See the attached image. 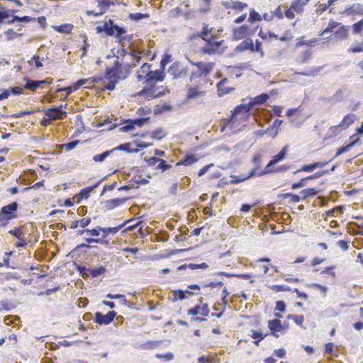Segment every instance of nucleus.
Here are the masks:
<instances>
[{
	"label": "nucleus",
	"mask_w": 363,
	"mask_h": 363,
	"mask_svg": "<svg viewBox=\"0 0 363 363\" xmlns=\"http://www.w3.org/2000/svg\"><path fill=\"white\" fill-rule=\"evenodd\" d=\"M310 0H295L291 4V9L296 13H302L303 11V6H306Z\"/></svg>",
	"instance_id": "25"
},
{
	"label": "nucleus",
	"mask_w": 363,
	"mask_h": 363,
	"mask_svg": "<svg viewBox=\"0 0 363 363\" xmlns=\"http://www.w3.org/2000/svg\"><path fill=\"white\" fill-rule=\"evenodd\" d=\"M350 150H351V148L349 147L348 145L342 146L337 149V151H336L334 157L333 158H331L330 160H333L335 158L337 157L338 156H340L344 153L347 152Z\"/></svg>",
	"instance_id": "62"
},
{
	"label": "nucleus",
	"mask_w": 363,
	"mask_h": 363,
	"mask_svg": "<svg viewBox=\"0 0 363 363\" xmlns=\"http://www.w3.org/2000/svg\"><path fill=\"white\" fill-rule=\"evenodd\" d=\"M319 192H320V191L315 188H308V189H303L301 191V194H303L302 199L304 200L306 198L313 197V196L318 194Z\"/></svg>",
	"instance_id": "39"
},
{
	"label": "nucleus",
	"mask_w": 363,
	"mask_h": 363,
	"mask_svg": "<svg viewBox=\"0 0 363 363\" xmlns=\"http://www.w3.org/2000/svg\"><path fill=\"white\" fill-rule=\"evenodd\" d=\"M23 79L25 82L23 87L26 89H28L33 91H35L37 89L40 87H42L44 85V82H45L40 80H33L27 76L23 77Z\"/></svg>",
	"instance_id": "10"
},
{
	"label": "nucleus",
	"mask_w": 363,
	"mask_h": 363,
	"mask_svg": "<svg viewBox=\"0 0 363 363\" xmlns=\"http://www.w3.org/2000/svg\"><path fill=\"white\" fill-rule=\"evenodd\" d=\"M343 99V91L340 89H337L335 93L330 96L324 99V101L331 104H335L340 101H341Z\"/></svg>",
	"instance_id": "20"
},
{
	"label": "nucleus",
	"mask_w": 363,
	"mask_h": 363,
	"mask_svg": "<svg viewBox=\"0 0 363 363\" xmlns=\"http://www.w3.org/2000/svg\"><path fill=\"white\" fill-rule=\"evenodd\" d=\"M214 65H215L214 62L204 63L203 67H201V68L199 70L202 74L203 76L206 77L211 73Z\"/></svg>",
	"instance_id": "41"
},
{
	"label": "nucleus",
	"mask_w": 363,
	"mask_h": 363,
	"mask_svg": "<svg viewBox=\"0 0 363 363\" xmlns=\"http://www.w3.org/2000/svg\"><path fill=\"white\" fill-rule=\"evenodd\" d=\"M268 335V333L263 334L260 331H257L255 330H252V335L251 337L255 339L254 344L255 345H259V342L264 340L267 336Z\"/></svg>",
	"instance_id": "36"
},
{
	"label": "nucleus",
	"mask_w": 363,
	"mask_h": 363,
	"mask_svg": "<svg viewBox=\"0 0 363 363\" xmlns=\"http://www.w3.org/2000/svg\"><path fill=\"white\" fill-rule=\"evenodd\" d=\"M213 28H208V24H203L202 30L199 33L198 35L203 40H206V38L211 33Z\"/></svg>",
	"instance_id": "58"
},
{
	"label": "nucleus",
	"mask_w": 363,
	"mask_h": 363,
	"mask_svg": "<svg viewBox=\"0 0 363 363\" xmlns=\"http://www.w3.org/2000/svg\"><path fill=\"white\" fill-rule=\"evenodd\" d=\"M357 116L354 113H347L345 115L340 125L342 126V129H347L356 120Z\"/></svg>",
	"instance_id": "21"
},
{
	"label": "nucleus",
	"mask_w": 363,
	"mask_h": 363,
	"mask_svg": "<svg viewBox=\"0 0 363 363\" xmlns=\"http://www.w3.org/2000/svg\"><path fill=\"white\" fill-rule=\"evenodd\" d=\"M168 72L173 76V79L182 77V64L179 62H174L168 69Z\"/></svg>",
	"instance_id": "15"
},
{
	"label": "nucleus",
	"mask_w": 363,
	"mask_h": 363,
	"mask_svg": "<svg viewBox=\"0 0 363 363\" xmlns=\"http://www.w3.org/2000/svg\"><path fill=\"white\" fill-rule=\"evenodd\" d=\"M53 28L58 33L67 34L72 31L73 25L70 23H64L60 26H54Z\"/></svg>",
	"instance_id": "35"
},
{
	"label": "nucleus",
	"mask_w": 363,
	"mask_h": 363,
	"mask_svg": "<svg viewBox=\"0 0 363 363\" xmlns=\"http://www.w3.org/2000/svg\"><path fill=\"white\" fill-rule=\"evenodd\" d=\"M80 143V140H72V141H69L65 144L63 145V147H65V150L67 152H69L71 151L72 150L74 149L75 147L79 144Z\"/></svg>",
	"instance_id": "60"
},
{
	"label": "nucleus",
	"mask_w": 363,
	"mask_h": 363,
	"mask_svg": "<svg viewBox=\"0 0 363 363\" xmlns=\"http://www.w3.org/2000/svg\"><path fill=\"white\" fill-rule=\"evenodd\" d=\"M269 288H270L272 290L276 291V292H281V291H289L291 290V289L286 285H272L269 286Z\"/></svg>",
	"instance_id": "55"
},
{
	"label": "nucleus",
	"mask_w": 363,
	"mask_h": 363,
	"mask_svg": "<svg viewBox=\"0 0 363 363\" xmlns=\"http://www.w3.org/2000/svg\"><path fill=\"white\" fill-rule=\"evenodd\" d=\"M268 328L270 330L271 333L284 331L282 323L278 319L269 320L268 321Z\"/></svg>",
	"instance_id": "17"
},
{
	"label": "nucleus",
	"mask_w": 363,
	"mask_h": 363,
	"mask_svg": "<svg viewBox=\"0 0 363 363\" xmlns=\"http://www.w3.org/2000/svg\"><path fill=\"white\" fill-rule=\"evenodd\" d=\"M345 13L347 15L363 14V6L360 4H354L352 6L347 7Z\"/></svg>",
	"instance_id": "27"
},
{
	"label": "nucleus",
	"mask_w": 363,
	"mask_h": 363,
	"mask_svg": "<svg viewBox=\"0 0 363 363\" xmlns=\"http://www.w3.org/2000/svg\"><path fill=\"white\" fill-rule=\"evenodd\" d=\"M174 296L171 298L172 302H176L177 301H183L187 298V294L193 296L197 295L199 293L194 294L192 291L182 289H175L172 291Z\"/></svg>",
	"instance_id": "11"
},
{
	"label": "nucleus",
	"mask_w": 363,
	"mask_h": 363,
	"mask_svg": "<svg viewBox=\"0 0 363 363\" xmlns=\"http://www.w3.org/2000/svg\"><path fill=\"white\" fill-rule=\"evenodd\" d=\"M232 9L235 10H238L239 11H242L244 9L247 7V4L246 3H243L241 1H233Z\"/></svg>",
	"instance_id": "63"
},
{
	"label": "nucleus",
	"mask_w": 363,
	"mask_h": 363,
	"mask_svg": "<svg viewBox=\"0 0 363 363\" xmlns=\"http://www.w3.org/2000/svg\"><path fill=\"white\" fill-rule=\"evenodd\" d=\"M287 319L292 320L297 325L301 326L303 323L304 317L303 315L290 314L288 315Z\"/></svg>",
	"instance_id": "50"
},
{
	"label": "nucleus",
	"mask_w": 363,
	"mask_h": 363,
	"mask_svg": "<svg viewBox=\"0 0 363 363\" xmlns=\"http://www.w3.org/2000/svg\"><path fill=\"white\" fill-rule=\"evenodd\" d=\"M275 164H276L274 163V162L273 160H270L269 161V162L267 164L264 169L260 171V174H263V176H264L265 174H271V173L275 172V169L273 168V167Z\"/></svg>",
	"instance_id": "46"
},
{
	"label": "nucleus",
	"mask_w": 363,
	"mask_h": 363,
	"mask_svg": "<svg viewBox=\"0 0 363 363\" xmlns=\"http://www.w3.org/2000/svg\"><path fill=\"white\" fill-rule=\"evenodd\" d=\"M128 198H116L104 201H101L104 211L112 210L120 205L123 204L128 201Z\"/></svg>",
	"instance_id": "8"
},
{
	"label": "nucleus",
	"mask_w": 363,
	"mask_h": 363,
	"mask_svg": "<svg viewBox=\"0 0 363 363\" xmlns=\"http://www.w3.org/2000/svg\"><path fill=\"white\" fill-rule=\"evenodd\" d=\"M150 119V117H139L133 118L131 121L135 123V126L141 128L145 125V123L148 122Z\"/></svg>",
	"instance_id": "51"
},
{
	"label": "nucleus",
	"mask_w": 363,
	"mask_h": 363,
	"mask_svg": "<svg viewBox=\"0 0 363 363\" xmlns=\"http://www.w3.org/2000/svg\"><path fill=\"white\" fill-rule=\"evenodd\" d=\"M96 33H105L107 36L114 37L117 40L127 32L123 26L114 23L113 20L108 19L103 23L102 26H97L95 28Z\"/></svg>",
	"instance_id": "1"
},
{
	"label": "nucleus",
	"mask_w": 363,
	"mask_h": 363,
	"mask_svg": "<svg viewBox=\"0 0 363 363\" xmlns=\"http://www.w3.org/2000/svg\"><path fill=\"white\" fill-rule=\"evenodd\" d=\"M149 16H150V15L147 13H130L129 18L131 19L132 21H139L144 18H147Z\"/></svg>",
	"instance_id": "53"
},
{
	"label": "nucleus",
	"mask_w": 363,
	"mask_h": 363,
	"mask_svg": "<svg viewBox=\"0 0 363 363\" xmlns=\"http://www.w3.org/2000/svg\"><path fill=\"white\" fill-rule=\"evenodd\" d=\"M18 208V203L13 201L8 205L4 206L0 209V225L2 227L8 224V221L17 218L16 213Z\"/></svg>",
	"instance_id": "2"
},
{
	"label": "nucleus",
	"mask_w": 363,
	"mask_h": 363,
	"mask_svg": "<svg viewBox=\"0 0 363 363\" xmlns=\"http://www.w3.org/2000/svg\"><path fill=\"white\" fill-rule=\"evenodd\" d=\"M254 50V43L252 39L248 38L244 40H242L239 45H238L235 51L237 52H241L245 50H250L252 52Z\"/></svg>",
	"instance_id": "14"
},
{
	"label": "nucleus",
	"mask_w": 363,
	"mask_h": 363,
	"mask_svg": "<svg viewBox=\"0 0 363 363\" xmlns=\"http://www.w3.org/2000/svg\"><path fill=\"white\" fill-rule=\"evenodd\" d=\"M199 159L196 157V155L192 154H187L179 162H177V165L189 166L196 162Z\"/></svg>",
	"instance_id": "22"
},
{
	"label": "nucleus",
	"mask_w": 363,
	"mask_h": 363,
	"mask_svg": "<svg viewBox=\"0 0 363 363\" xmlns=\"http://www.w3.org/2000/svg\"><path fill=\"white\" fill-rule=\"evenodd\" d=\"M252 105L251 104L250 101L247 104H242L240 105H238L235 107L233 109L234 113L238 114H247L252 109Z\"/></svg>",
	"instance_id": "23"
},
{
	"label": "nucleus",
	"mask_w": 363,
	"mask_h": 363,
	"mask_svg": "<svg viewBox=\"0 0 363 363\" xmlns=\"http://www.w3.org/2000/svg\"><path fill=\"white\" fill-rule=\"evenodd\" d=\"M97 1L101 11L98 14H95V16H99L106 13L111 6L119 5L121 4L119 1L113 0H97Z\"/></svg>",
	"instance_id": "12"
},
{
	"label": "nucleus",
	"mask_w": 363,
	"mask_h": 363,
	"mask_svg": "<svg viewBox=\"0 0 363 363\" xmlns=\"http://www.w3.org/2000/svg\"><path fill=\"white\" fill-rule=\"evenodd\" d=\"M250 34V27L245 24L242 25L238 28H235L233 30V38L235 40H240L243 39Z\"/></svg>",
	"instance_id": "7"
},
{
	"label": "nucleus",
	"mask_w": 363,
	"mask_h": 363,
	"mask_svg": "<svg viewBox=\"0 0 363 363\" xmlns=\"http://www.w3.org/2000/svg\"><path fill=\"white\" fill-rule=\"evenodd\" d=\"M218 51V48L211 40H206V45L201 48L203 54L213 55Z\"/></svg>",
	"instance_id": "28"
},
{
	"label": "nucleus",
	"mask_w": 363,
	"mask_h": 363,
	"mask_svg": "<svg viewBox=\"0 0 363 363\" xmlns=\"http://www.w3.org/2000/svg\"><path fill=\"white\" fill-rule=\"evenodd\" d=\"M228 69H236L239 70L250 69V65L249 62L238 63L234 65H230L227 67Z\"/></svg>",
	"instance_id": "52"
},
{
	"label": "nucleus",
	"mask_w": 363,
	"mask_h": 363,
	"mask_svg": "<svg viewBox=\"0 0 363 363\" xmlns=\"http://www.w3.org/2000/svg\"><path fill=\"white\" fill-rule=\"evenodd\" d=\"M281 196L284 199L291 198V202L293 203H298L301 199L300 196L293 193H285L281 194Z\"/></svg>",
	"instance_id": "57"
},
{
	"label": "nucleus",
	"mask_w": 363,
	"mask_h": 363,
	"mask_svg": "<svg viewBox=\"0 0 363 363\" xmlns=\"http://www.w3.org/2000/svg\"><path fill=\"white\" fill-rule=\"evenodd\" d=\"M122 71V65L118 60H115L112 67H106L105 69L104 77L106 79L121 80V73Z\"/></svg>",
	"instance_id": "3"
},
{
	"label": "nucleus",
	"mask_w": 363,
	"mask_h": 363,
	"mask_svg": "<svg viewBox=\"0 0 363 363\" xmlns=\"http://www.w3.org/2000/svg\"><path fill=\"white\" fill-rule=\"evenodd\" d=\"M9 233L16 237L18 240H22L24 238V233L19 228L10 230Z\"/></svg>",
	"instance_id": "61"
},
{
	"label": "nucleus",
	"mask_w": 363,
	"mask_h": 363,
	"mask_svg": "<svg viewBox=\"0 0 363 363\" xmlns=\"http://www.w3.org/2000/svg\"><path fill=\"white\" fill-rule=\"evenodd\" d=\"M230 177L233 179L232 180L230 181V184H238L241 182H245L247 180V179L246 178V176H245L244 174H240V175L231 174Z\"/></svg>",
	"instance_id": "47"
},
{
	"label": "nucleus",
	"mask_w": 363,
	"mask_h": 363,
	"mask_svg": "<svg viewBox=\"0 0 363 363\" xmlns=\"http://www.w3.org/2000/svg\"><path fill=\"white\" fill-rule=\"evenodd\" d=\"M113 153V150H106V151H104L100 154H97V155H95L92 160L94 161V162H104L108 157H109L111 154Z\"/></svg>",
	"instance_id": "38"
},
{
	"label": "nucleus",
	"mask_w": 363,
	"mask_h": 363,
	"mask_svg": "<svg viewBox=\"0 0 363 363\" xmlns=\"http://www.w3.org/2000/svg\"><path fill=\"white\" fill-rule=\"evenodd\" d=\"M131 120L132 119H128V120L123 119L121 121V123H126V124L119 128V132L127 133V132L134 130L135 128V123L133 121H131Z\"/></svg>",
	"instance_id": "31"
},
{
	"label": "nucleus",
	"mask_w": 363,
	"mask_h": 363,
	"mask_svg": "<svg viewBox=\"0 0 363 363\" xmlns=\"http://www.w3.org/2000/svg\"><path fill=\"white\" fill-rule=\"evenodd\" d=\"M340 23L338 22L334 21L333 20H330L328 26L320 33V35H322L325 33H332L335 28H336Z\"/></svg>",
	"instance_id": "44"
},
{
	"label": "nucleus",
	"mask_w": 363,
	"mask_h": 363,
	"mask_svg": "<svg viewBox=\"0 0 363 363\" xmlns=\"http://www.w3.org/2000/svg\"><path fill=\"white\" fill-rule=\"evenodd\" d=\"M165 73L161 69H158L155 71L149 70L145 75V81L144 83L146 84H150L151 83H157L160 82H162L164 79Z\"/></svg>",
	"instance_id": "5"
},
{
	"label": "nucleus",
	"mask_w": 363,
	"mask_h": 363,
	"mask_svg": "<svg viewBox=\"0 0 363 363\" xmlns=\"http://www.w3.org/2000/svg\"><path fill=\"white\" fill-rule=\"evenodd\" d=\"M332 160H330L328 161L325 162H316L308 164L303 165L299 169L295 171L294 172V174L301 172H312L317 168H323V167L326 166L329 162H330Z\"/></svg>",
	"instance_id": "6"
},
{
	"label": "nucleus",
	"mask_w": 363,
	"mask_h": 363,
	"mask_svg": "<svg viewBox=\"0 0 363 363\" xmlns=\"http://www.w3.org/2000/svg\"><path fill=\"white\" fill-rule=\"evenodd\" d=\"M142 43V41H140L138 43L134 42L130 45V47L131 48L135 47V50H132V51L129 52V55H130L134 59H135V61H136L137 64L140 63V60H141L140 55H142L144 52V51H145V49L143 48H140L139 47V43Z\"/></svg>",
	"instance_id": "16"
},
{
	"label": "nucleus",
	"mask_w": 363,
	"mask_h": 363,
	"mask_svg": "<svg viewBox=\"0 0 363 363\" xmlns=\"http://www.w3.org/2000/svg\"><path fill=\"white\" fill-rule=\"evenodd\" d=\"M92 247H97L96 246H91L89 243H81L78 245L76 247H74L68 255L67 256H70L72 258L75 257L78 254L79 252L82 248H92Z\"/></svg>",
	"instance_id": "33"
},
{
	"label": "nucleus",
	"mask_w": 363,
	"mask_h": 363,
	"mask_svg": "<svg viewBox=\"0 0 363 363\" xmlns=\"http://www.w3.org/2000/svg\"><path fill=\"white\" fill-rule=\"evenodd\" d=\"M101 232L103 233L102 238H105L108 235H115L118 232V228L115 227H108V228H104L101 227Z\"/></svg>",
	"instance_id": "48"
},
{
	"label": "nucleus",
	"mask_w": 363,
	"mask_h": 363,
	"mask_svg": "<svg viewBox=\"0 0 363 363\" xmlns=\"http://www.w3.org/2000/svg\"><path fill=\"white\" fill-rule=\"evenodd\" d=\"M172 110V106L169 104H164L162 106L157 105L154 109L155 115H160L165 111H170Z\"/></svg>",
	"instance_id": "37"
},
{
	"label": "nucleus",
	"mask_w": 363,
	"mask_h": 363,
	"mask_svg": "<svg viewBox=\"0 0 363 363\" xmlns=\"http://www.w3.org/2000/svg\"><path fill=\"white\" fill-rule=\"evenodd\" d=\"M342 130L340 124L331 126L327 131L325 138L329 139L332 138L339 134Z\"/></svg>",
	"instance_id": "34"
},
{
	"label": "nucleus",
	"mask_w": 363,
	"mask_h": 363,
	"mask_svg": "<svg viewBox=\"0 0 363 363\" xmlns=\"http://www.w3.org/2000/svg\"><path fill=\"white\" fill-rule=\"evenodd\" d=\"M322 67H312L308 71L306 72H296V74L302 76L307 77H315L316 76L319 72L321 70Z\"/></svg>",
	"instance_id": "40"
},
{
	"label": "nucleus",
	"mask_w": 363,
	"mask_h": 363,
	"mask_svg": "<svg viewBox=\"0 0 363 363\" xmlns=\"http://www.w3.org/2000/svg\"><path fill=\"white\" fill-rule=\"evenodd\" d=\"M206 94L205 91H200L199 86H189L187 89L186 98L185 101H189L191 99H196L197 97L203 96Z\"/></svg>",
	"instance_id": "13"
},
{
	"label": "nucleus",
	"mask_w": 363,
	"mask_h": 363,
	"mask_svg": "<svg viewBox=\"0 0 363 363\" xmlns=\"http://www.w3.org/2000/svg\"><path fill=\"white\" fill-rule=\"evenodd\" d=\"M289 145H284L283 148L277 155L273 156L271 160H273L276 164L281 162L285 159L287 152L289 151Z\"/></svg>",
	"instance_id": "26"
},
{
	"label": "nucleus",
	"mask_w": 363,
	"mask_h": 363,
	"mask_svg": "<svg viewBox=\"0 0 363 363\" xmlns=\"http://www.w3.org/2000/svg\"><path fill=\"white\" fill-rule=\"evenodd\" d=\"M349 27L347 26H341L335 33L336 38L339 40H345L348 38Z\"/></svg>",
	"instance_id": "29"
},
{
	"label": "nucleus",
	"mask_w": 363,
	"mask_h": 363,
	"mask_svg": "<svg viewBox=\"0 0 363 363\" xmlns=\"http://www.w3.org/2000/svg\"><path fill=\"white\" fill-rule=\"evenodd\" d=\"M76 269L84 279H86L90 276L89 268H87L86 266L77 265Z\"/></svg>",
	"instance_id": "49"
},
{
	"label": "nucleus",
	"mask_w": 363,
	"mask_h": 363,
	"mask_svg": "<svg viewBox=\"0 0 363 363\" xmlns=\"http://www.w3.org/2000/svg\"><path fill=\"white\" fill-rule=\"evenodd\" d=\"M94 190V187L87 186L80 190L78 196L80 199H87L89 197L90 193Z\"/></svg>",
	"instance_id": "45"
},
{
	"label": "nucleus",
	"mask_w": 363,
	"mask_h": 363,
	"mask_svg": "<svg viewBox=\"0 0 363 363\" xmlns=\"http://www.w3.org/2000/svg\"><path fill=\"white\" fill-rule=\"evenodd\" d=\"M171 60L172 55L165 52L160 60V69L164 72L166 66L171 62Z\"/></svg>",
	"instance_id": "43"
},
{
	"label": "nucleus",
	"mask_w": 363,
	"mask_h": 363,
	"mask_svg": "<svg viewBox=\"0 0 363 363\" xmlns=\"http://www.w3.org/2000/svg\"><path fill=\"white\" fill-rule=\"evenodd\" d=\"M45 115L48 116L50 120L55 121L58 119H62L64 117L62 116L61 112H58L57 109L55 108V106H51L49 108H47L45 112Z\"/></svg>",
	"instance_id": "18"
},
{
	"label": "nucleus",
	"mask_w": 363,
	"mask_h": 363,
	"mask_svg": "<svg viewBox=\"0 0 363 363\" xmlns=\"http://www.w3.org/2000/svg\"><path fill=\"white\" fill-rule=\"evenodd\" d=\"M158 164L156 167V169H160L162 172H164L172 168V165L168 164L166 160L160 159Z\"/></svg>",
	"instance_id": "54"
},
{
	"label": "nucleus",
	"mask_w": 363,
	"mask_h": 363,
	"mask_svg": "<svg viewBox=\"0 0 363 363\" xmlns=\"http://www.w3.org/2000/svg\"><path fill=\"white\" fill-rule=\"evenodd\" d=\"M106 272V267L100 265L99 267L94 268H89V274L91 278H97L104 274Z\"/></svg>",
	"instance_id": "30"
},
{
	"label": "nucleus",
	"mask_w": 363,
	"mask_h": 363,
	"mask_svg": "<svg viewBox=\"0 0 363 363\" xmlns=\"http://www.w3.org/2000/svg\"><path fill=\"white\" fill-rule=\"evenodd\" d=\"M131 143H125L123 144L118 145L117 147L111 149L113 150V152L115 151H124L126 153L132 154V153H138L140 152L139 149H131Z\"/></svg>",
	"instance_id": "19"
},
{
	"label": "nucleus",
	"mask_w": 363,
	"mask_h": 363,
	"mask_svg": "<svg viewBox=\"0 0 363 363\" xmlns=\"http://www.w3.org/2000/svg\"><path fill=\"white\" fill-rule=\"evenodd\" d=\"M262 19V18L260 16V14L258 12H257L254 9H251L250 10L249 18H248L249 22L254 23L255 21H260Z\"/></svg>",
	"instance_id": "42"
},
{
	"label": "nucleus",
	"mask_w": 363,
	"mask_h": 363,
	"mask_svg": "<svg viewBox=\"0 0 363 363\" xmlns=\"http://www.w3.org/2000/svg\"><path fill=\"white\" fill-rule=\"evenodd\" d=\"M353 32L355 34H359L363 30V19L353 24Z\"/></svg>",
	"instance_id": "64"
},
{
	"label": "nucleus",
	"mask_w": 363,
	"mask_h": 363,
	"mask_svg": "<svg viewBox=\"0 0 363 363\" xmlns=\"http://www.w3.org/2000/svg\"><path fill=\"white\" fill-rule=\"evenodd\" d=\"M149 88V91L147 95L146 96V99L150 100L153 99L160 98L165 95V90L163 89L162 91H157L160 88H163V86H157L155 84H147Z\"/></svg>",
	"instance_id": "9"
},
{
	"label": "nucleus",
	"mask_w": 363,
	"mask_h": 363,
	"mask_svg": "<svg viewBox=\"0 0 363 363\" xmlns=\"http://www.w3.org/2000/svg\"><path fill=\"white\" fill-rule=\"evenodd\" d=\"M252 163L254 164V167L262 170L261 168H262V155L260 154L255 155L252 157Z\"/></svg>",
	"instance_id": "56"
},
{
	"label": "nucleus",
	"mask_w": 363,
	"mask_h": 363,
	"mask_svg": "<svg viewBox=\"0 0 363 363\" xmlns=\"http://www.w3.org/2000/svg\"><path fill=\"white\" fill-rule=\"evenodd\" d=\"M104 79V76H94L86 79L87 84L94 85L101 82Z\"/></svg>",
	"instance_id": "59"
},
{
	"label": "nucleus",
	"mask_w": 363,
	"mask_h": 363,
	"mask_svg": "<svg viewBox=\"0 0 363 363\" xmlns=\"http://www.w3.org/2000/svg\"><path fill=\"white\" fill-rule=\"evenodd\" d=\"M117 313L114 311H109L106 314H103L102 313L98 311L94 314V320L96 323L100 325H106L113 321Z\"/></svg>",
	"instance_id": "4"
},
{
	"label": "nucleus",
	"mask_w": 363,
	"mask_h": 363,
	"mask_svg": "<svg viewBox=\"0 0 363 363\" xmlns=\"http://www.w3.org/2000/svg\"><path fill=\"white\" fill-rule=\"evenodd\" d=\"M269 99V95L267 93H262L261 94L250 98V101L252 106L256 105H262L264 104Z\"/></svg>",
	"instance_id": "24"
},
{
	"label": "nucleus",
	"mask_w": 363,
	"mask_h": 363,
	"mask_svg": "<svg viewBox=\"0 0 363 363\" xmlns=\"http://www.w3.org/2000/svg\"><path fill=\"white\" fill-rule=\"evenodd\" d=\"M167 136V133L162 128H157L150 133V137L152 139H155L157 140H162L164 138Z\"/></svg>",
	"instance_id": "32"
}]
</instances>
